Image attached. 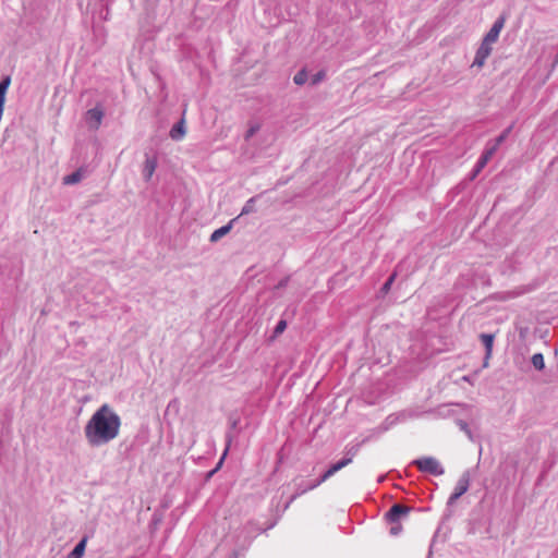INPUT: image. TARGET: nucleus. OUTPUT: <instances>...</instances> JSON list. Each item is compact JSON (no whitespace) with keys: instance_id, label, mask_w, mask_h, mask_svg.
Masks as SVG:
<instances>
[{"instance_id":"f257e3e1","label":"nucleus","mask_w":558,"mask_h":558,"mask_svg":"<svg viewBox=\"0 0 558 558\" xmlns=\"http://www.w3.org/2000/svg\"><path fill=\"white\" fill-rule=\"evenodd\" d=\"M121 418L107 403L99 407L87 421L84 436L92 448L111 442L119 436Z\"/></svg>"},{"instance_id":"f03ea898","label":"nucleus","mask_w":558,"mask_h":558,"mask_svg":"<svg viewBox=\"0 0 558 558\" xmlns=\"http://www.w3.org/2000/svg\"><path fill=\"white\" fill-rule=\"evenodd\" d=\"M412 464L415 465L418 471L434 476H440L445 473L444 466L434 457H423L415 459Z\"/></svg>"},{"instance_id":"7ed1b4c3","label":"nucleus","mask_w":558,"mask_h":558,"mask_svg":"<svg viewBox=\"0 0 558 558\" xmlns=\"http://www.w3.org/2000/svg\"><path fill=\"white\" fill-rule=\"evenodd\" d=\"M411 510V507L403 506L401 504H393L385 513L384 518L387 523H398L401 522V520L405 518Z\"/></svg>"},{"instance_id":"20e7f679","label":"nucleus","mask_w":558,"mask_h":558,"mask_svg":"<svg viewBox=\"0 0 558 558\" xmlns=\"http://www.w3.org/2000/svg\"><path fill=\"white\" fill-rule=\"evenodd\" d=\"M320 484L322 483H318V478L311 482L301 480V482L295 484V493L290 497L289 501L286 505V508H288L298 497L318 487Z\"/></svg>"},{"instance_id":"39448f33","label":"nucleus","mask_w":558,"mask_h":558,"mask_svg":"<svg viewBox=\"0 0 558 558\" xmlns=\"http://www.w3.org/2000/svg\"><path fill=\"white\" fill-rule=\"evenodd\" d=\"M492 45L493 43H487L485 39L482 40V44L476 50L475 58L473 61V66L482 68L486 61V59L492 53Z\"/></svg>"},{"instance_id":"423d86ee","label":"nucleus","mask_w":558,"mask_h":558,"mask_svg":"<svg viewBox=\"0 0 558 558\" xmlns=\"http://www.w3.org/2000/svg\"><path fill=\"white\" fill-rule=\"evenodd\" d=\"M104 118V110L100 107H95L87 110L85 120L92 130H98Z\"/></svg>"},{"instance_id":"0eeeda50","label":"nucleus","mask_w":558,"mask_h":558,"mask_svg":"<svg viewBox=\"0 0 558 558\" xmlns=\"http://www.w3.org/2000/svg\"><path fill=\"white\" fill-rule=\"evenodd\" d=\"M478 338L485 348V356L483 360V367H487L489 364L492 354H493L495 333H481L478 336Z\"/></svg>"},{"instance_id":"6e6552de","label":"nucleus","mask_w":558,"mask_h":558,"mask_svg":"<svg viewBox=\"0 0 558 558\" xmlns=\"http://www.w3.org/2000/svg\"><path fill=\"white\" fill-rule=\"evenodd\" d=\"M471 472L472 470H465L461 476L459 477L456 486H454V489L453 492H456L457 494H459L460 496L464 495L469 487H470V482H471Z\"/></svg>"},{"instance_id":"1a4fd4ad","label":"nucleus","mask_w":558,"mask_h":558,"mask_svg":"<svg viewBox=\"0 0 558 558\" xmlns=\"http://www.w3.org/2000/svg\"><path fill=\"white\" fill-rule=\"evenodd\" d=\"M186 134L185 120L181 118L170 130L169 136L173 141H181Z\"/></svg>"},{"instance_id":"9d476101","label":"nucleus","mask_w":558,"mask_h":558,"mask_svg":"<svg viewBox=\"0 0 558 558\" xmlns=\"http://www.w3.org/2000/svg\"><path fill=\"white\" fill-rule=\"evenodd\" d=\"M157 168V158L146 156L144 167H143V177L145 181H149Z\"/></svg>"},{"instance_id":"9b49d317","label":"nucleus","mask_w":558,"mask_h":558,"mask_svg":"<svg viewBox=\"0 0 558 558\" xmlns=\"http://www.w3.org/2000/svg\"><path fill=\"white\" fill-rule=\"evenodd\" d=\"M494 154H495V151H493V149H490L486 146L484 153L482 154V156L480 157V159L476 162V166H475L473 174H472V179H474L477 175V173L482 170V168L485 167V165L493 157Z\"/></svg>"},{"instance_id":"f8f14e48","label":"nucleus","mask_w":558,"mask_h":558,"mask_svg":"<svg viewBox=\"0 0 558 558\" xmlns=\"http://www.w3.org/2000/svg\"><path fill=\"white\" fill-rule=\"evenodd\" d=\"M511 129H512V126H509L506 130H504L496 138H494L493 141L487 143V147L493 149V151L496 153L498 147L506 141V138L510 134Z\"/></svg>"},{"instance_id":"ddd939ff","label":"nucleus","mask_w":558,"mask_h":558,"mask_svg":"<svg viewBox=\"0 0 558 558\" xmlns=\"http://www.w3.org/2000/svg\"><path fill=\"white\" fill-rule=\"evenodd\" d=\"M84 177H85V171L83 168H80L76 171L72 172L71 174L65 175L63 178V184H65V185L76 184V183L81 182Z\"/></svg>"},{"instance_id":"4468645a","label":"nucleus","mask_w":558,"mask_h":558,"mask_svg":"<svg viewBox=\"0 0 558 558\" xmlns=\"http://www.w3.org/2000/svg\"><path fill=\"white\" fill-rule=\"evenodd\" d=\"M234 219L230 220L227 225L216 229L214 232H211V242L219 241L221 238H223L226 234L230 232L232 229Z\"/></svg>"},{"instance_id":"2eb2a0df","label":"nucleus","mask_w":558,"mask_h":558,"mask_svg":"<svg viewBox=\"0 0 558 558\" xmlns=\"http://www.w3.org/2000/svg\"><path fill=\"white\" fill-rule=\"evenodd\" d=\"M87 537H83L73 548L71 553L68 554L65 558H82L86 548Z\"/></svg>"},{"instance_id":"dca6fc26","label":"nucleus","mask_w":558,"mask_h":558,"mask_svg":"<svg viewBox=\"0 0 558 558\" xmlns=\"http://www.w3.org/2000/svg\"><path fill=\"white\" fill-rule=\"evenodd\" d=\"M531 363L537 371H543L545 368L544 355L542 353H535L531 357Z\"/></svg>"},{"instance_id":"f3484780","label":"nucleus","mask_w":558,"mask_h":558,"mask_svg":"<svg viewBox=\"0 0 558 558\" xmlns=\"http://www.w3.org/2000/svg\"><path fill=\"white\" fill-rule=\"evenodd\" d=\"M257 198H258V196H253L250 199H247L241 210V215H248V214L255 213L256 211L255 203H256Z\"/></svg>"},{"instance_id":"a211bd4d","label":"nucleus","mask_w":558,"mask_h":558,"mask_svg":"<svg viewBox=\"0 0 558 558\" xmlns=\"http://www.w3.org/2000/svg\"><path fill=\"white\" fill-rule=\"evenodd\" d=\"M337 472H339L338 468L335 463L330 464V466L318 477V483H324L331 476H333Z\"/></svg>"},{"instance_id":"6ab92c4d","label":"nucleus","mask_w":558,"mask_h":558,"mask_svg":"<svg viewBox=\"0 0 558 558\" xmlns=\"http://www.w3.org/2000/svg\"><path fill=\"white\" fill-rule=\"evenodd\" d=\"M307 80H308V74H307V71L305 69H301L293 76L294 84L295 85H300V86L305 84L307 82Z\"/></svg>"},{"instance_id":"aec40b11","label":"nucleus","mask_w":558,"mask_h":558,"mask_svg":"<svg viewBox=\"0 0 558 558\" xmlns=\"http://www.w3.org/2000/svg\"><path fill=\"white\" fill-rule=\"evenodd\" d=\"M11 78L9 76L0 81V101H5V93L10 86Z\"/></svg>"},{"instance_id":"412c9836","label":"nucleus","mask_w":558,"mask_h":558,"mask_svg":"<svg viewBox=\"0 0 558 558\" xmlns=\"http://www.w3.org/2000/svg\"><path fill=\"white\" fill-rule=\"evenodd\" d=\"M396 277H397L396 274H391L388 277V279L385 281V283L381 286V288L379 290L380 294L385 295V294H387L390 291L391 286H392V283H393V281L396 279Z\"/></svg>"},{"instance_id":"4be33fe9","label":"nucleus","mask_w":558,"mask_h":558,"mask_svg":"<svg viewBox=\"0 0 558 558\" xmlns=\"http://www.w3.org/2000/svg\"><path fill=\"white\" fill-rule=\"evenodd\" d=\"M325 77H326V72L324 70H319L318 72H316L314 75L311 76L310 84L312 86H315V85L319 84L322 81H324Z\"/></svg>"},{"instance_id":"5701e85b","label":"nucleus","mask_w":558,"mask_h":558,"mask_svg":"<svg viewBox=\"0 0 558 558\" xmlns=\"http://www.w3.org/2000/svg\"><path fill=\"white\" fill-rule=\"evenodd\" d=\"M287 329V320L280 319L274 331H272V338H277L279 335H281Z\"/></svg>"},{"instance_id":"b1692460","label":"nucleus","mask_w":558,"mask_h":558,"mask_svg":"<svg viewBox=\"0 0 558 558\" xmlns=\"http://www.w3.org/2000/svg\"><path fill=\"white\" fill-rule=\"evenodd\" d=\"M499 32L492 28L487 32V34L484 36L483 39H485L487 43H496L498 40V37H499Z\"/></svg>"},{"instance_id":"393cba45","label":"nucleus","mask_w":558,"mask_h":558,"mask_svg":"<svg viewBox=\"0 0 558 558\" xmlns=\"http://www.w3.org/2000/svg\"><path fill=\"white\" fill-rule=\"evenodd\" d=\"M228 450H229V445H227V447L225 448L218 463H216V466L214 469H211V476L221 469L223 461L227 457Z\"/></svg>"},{"instance_id":"a878e982","label":"nucleus","mask_w":558,"mask_h":558,"mask_svg":"<svg viewBox=\"0 0 558 558\" xmlns=\"http://www.w3.org/2000/svg\"><path fill=\"white\" fill-rule=\"evenodd\" d=\"M505 23H506V15L505 14H501L499 15L496 21L494 22L492 28L498 31L499 33L501 32V29L504 28L505 26Z\"/></svg>"},{"instance_id":"bb28decb","label":"nucleus","mask_w":558,"mask_h":558,"mask_svg":"<svg viewBox=\"0 0 558 558\" xmlns=\"http://www.w3.org/2000/svg\"><path fill=\"white\" fill-rule=\"evenodd\" d=\"M352 461H353V458L344 454V457L342 459H340L339 461L335 462V464L338 468V470L340 471L343 468H345L347 465H349L350 463H352Z\"/></svg>"},{"instance_id":"cd10ccee","label":"nucleus","mask_w":558,"mask_h":558,"mask_svg":"<svg viewBox=\"0 0 558 558\" xmlns=\"http://www.w3.org/2000/svg\"><path fill=\"white\" fill-rule=\"evenodd\" d=\"M352 461H353V458L344 454V457L342 459H340L339 461L335 462V464L338 468V470L340 471L343 468H345L347 465H349L350 463H352Z\"/></svg>"},{"instance_id":"c85d7f7f","label":"nucleus","mask_w":558,"mask_h":558,"mask_svg":"<svg viewBox=\"0 0 558 558\" xmlns=\"http://www.w3.org/2000/svg\"><path fill=\"white\" fill-rule=\"evenodd\" d=\"M457 425L459 426V428H460L461 430H463V432L468 435V437H469L470 439H472V432H471V429H470V427H469V424H468L465 421H463V420H458V421H457Z\"/></svg>"},{"instance_id":"c756f323","label":"nucleus","mask_w":558,"mask_h":558,"mask_svg":"<svg viewBox=\"0 0 558 558\" xmlns=\"http://www.w3.org/2000/svg\"><path fill=\"white\" fill-rule=\"evenodd\" d=\"M361 444H356L350 447H345V454L354 458L360 451Z\"/></svg>"},{"instance_id":"7c9ffc66","label":"nucleus","mask_w":558,"mask_h":558,"mask_svg":"<svg viewBox=\"0 0 558 558\" xmlns=\"http://www.w3.org/2000/svg\"><path fill=\"white\" fill-rule=\"evenodd\" d=\"M391 527L389 530L390 535L398 536L402 532V525L400 522L398 523H390Z\"/></svg>"},{"instance_id":"2f4dec72","label":"nucleus","mask_w":558,"mask_h":558,"mask_svg":"<svg viewBox=\"0 0 558 558\" xmlns=\"http://www.w3.org/2000/svg\"><path fill=\"white\" fill-rule=\"evenodd\" d=\"M259 130V125L258 124H253V125H250L248 130L246 131L245 133V140L248 141L252 136L255 135V133Z\"/></svg>"},{"instance_id":"473e14b6","label":"nucleus","mask_w":558,"mask_h":558,"mask_svg":"<svg viewBox=\"0 0 558 558\" xmlns=\"http://www.w3.org/2000/svg\"><path fill=\"white\" fill-rule=\"evenodd\" d=\"M460 497L461 496L459 494H457L456 492H452V494L450 495V497L447 500V508L449 509L450 507H452Z\"/></svg>"},{"instance_id":"72a5a7b5","label":"nucleus","mask_w":558,"mask_h":558,"mask_svg":"<svg viewBox=\"0 0 558 558\" xmlns=\"http://www.w3.org/2000/svg\"><path fill=\"white\" fill-rule=\"evenodd\" d=\"M460 497L461 496L459 494H457L456 492H452V494L450 495V497L447 500V508L449 509L450 507H452Z\"/></svg>"},{"instance_id":"f704fd0d","label":"nucleus","mask_w":558,"mask_h":558,"mask_svg":"<svg viewBox=\"0 0 558 558\" xmlns=\"http://www.w3.org/2000/svg\"><path fill=\"white\" fill-rule=\"evenodd\" d=\"M289 280H290V277H284L282 278L281 280H279V282L276 284V289H283L288 286L289 283Z\"/></svg>"},{"instance_id":"c9c22d12","label":"nucleus","mask_w":558,"mask_h":558,"mask_svg":"<svg viewBox=\"0 0 558 558\" xmlns=\"http://www.w3.org/2000/svg\"><path fill=\"white\" fill-rule=\"evenodd\" d=\"M228 558H238V553H236L235 550H232V551L229 554Z\"/></svg>"},{"instance_id":"e433bc0d","label":"nucleus","mask_w":558,"mask_h":558,"mask_svg":"<svg viewBox=\"0 0 558 558\" xmlns=\"http://www.w3.org/2000/svg\"><path fill=\"white\" fill-rule=\"evenodd\" d=\"M384 480H385V476H380V477L378 478V482H379V483H381Z\"/></svg>"},{"instance_id":"4c0bfd02","label":"nucleus","mask_w":558,"mask_h":558,"mask_svg":"<svg viewBox=\"0 0 558 558\" xmlns=\"http://www.w3.org/2000/svg\"><path fill=\"white\" fill-rule=\"evenodd\" d=\"M205 480H209V472L205 474Z\"/></svg>"},{"instance_id":"58836bf2","label":"nucleus","mask_w":558,"mask_h":558,"mask_svg":"<svg viewBox=\"0 0 558 558\" xmlns=\"http://www.w3.org/2000/svg\"><path fill=\"white\" fill-rule=\"evenodd\" d=\"M556 62H558V52H557V56H556Z\"/></svg>"}]
</instances>
